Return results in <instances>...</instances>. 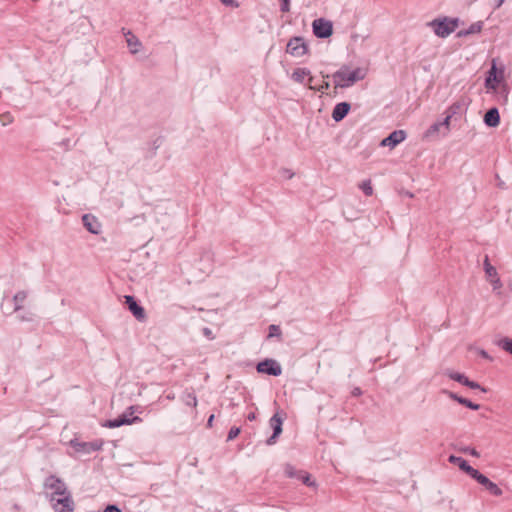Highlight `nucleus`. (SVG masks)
Masks as SVG:
<instances>
[{
    "instance_id": "1",
    "label": "nucleus",
    "mask_w": 512,
    "mask_h": 512,
    "mask_svg": "<svg viewBox=\"0 0 512 512\" xmlns=\"http://www.w3.org/2000/svg\"><path fill=\"white\" fill-rule=\"evenodd\" d=\"M459 18L439 17L428 22L436 36L446 38L452 34L459 25Z\"/></svg>"
},
{
    "instance_id": "2",
    "label": "nucleus",
    "mask_w": 512,
    "mask_h": 512,
    "mask_svg": "<svg viewBox=\"0 0 512 512\" xmlns=\"http://www.w3.org/2000/svg\"><path fill=\"white\" fill-rule=\"evenodd\" d=\"M365 75V70L362 68H356L353 71L349 72L346 67H342L340 70L334 73L333 77L336 80L337 86L349 87L353 85L355 82L364 79Z\"/></svg>"
},
{
    "instance_id": "3",
    "label": "nucleus",
    "mask_w": 512,
    "mask_h": 512,
    "mask_svg": "<svg viewBox=\"0 0 512 512\" xmlns=\"http://www.w3.org/2000/svg\"><path fill=\"white\" fill-rule=\"evenodd\" d=\"M139 410L138 406H130L127 408V410L120 416H118L115 419L107 420L103 426L107 428H118L123 425H131L134 423H140L142 422V418L139 416H132L136 411Z\"/></svg>"
},
{
    "instance_id": "4",
    "label": "nucleus",
    "mask_w": 512,
    "mask_h": 512,
    "mask_svg": "<svg viewBox=\"0 0 512 512\" xmlns=\"http://www.w3.org/2000/svg\"><path fill=\"white\" fill-rule=\"evenodd\" d=\"M104 442L102 439H97L90 442L79 441L77 438L71 439L69 445L76 453L88 455L102 449Z\"/></svg>"
},
{
    "instance_id": "5",
    "label": "nucleus",
    "mask_w": 512,
    "mask_h": 512,
    "mask_svg": "<svg viewBox=\"0 0 512 512\" xmlns=\"http://www.w3.org/2000/svg\"><path fill=\"white\" fill-rule=\"evenodd\" d=\"M44 487L46 489L53 490L51 501L55 500L54 495H58V496L62 497L67 494H70L67 490V486L64 483V481L55 475H50L45 479Z\"/></svg>"
},
{
    "instance_id": "6",
    "label": "nucleus",
    "mask_w": 512,
    "mask_h": 512,
    "mask_svg": "<svg viewBox=\"0 0 512 512\" xmlns=\"http://www.w3.org/2000/svg\"><path fill=\"white\" fill-rule=\"evenodd\" d=\"M313 34L320 39L328 38L333 33L332 22L324 18L315 19L312 23Z\"/></svg>"
},
{
    "instance_id": "7",
    "label": "nucleus",
    "mask_w": 512,
    "mask_h": 512,
    "mask_svg": "<svg viewBox=\"0 0 512 512\" xmlns=\"http://www.w3.org/2000/svg\"><path fill=\"white\" fill-rule=\"evenodd\" d=\"M286 52L294 57H302L308 52V45L303 37H293L287 43Z\"/></svg>"
},
{
    "instance_id": "8",
    "label": "nucleus",
    "mask_w": 512,
    "mask_h": 512,
    "mask_svg": "<svg viewBox=\"0 0 512 512\" xmlns=\"http://www.w3.org/2000/svg\"><path fill=\"white\" fill-rule=\"evenodd\" d=\"M256 370L258 373L271 376H279L282 373L281 365L274 359H264L260 361L256 366Z\"/></svg>"
},
{
    "instance_id": "9",
    "label": "nucleus",
    "mask_w": 512,
    "mask_h": 512,
    "mask_svg": "<svg viewBox=\"0 0 512 512\" xmlns=\"http://www.w3.org/2000/svg\"><path fill=\"white\" fill-rule=\"evenodd\" d=\"M503 79V71L500 70L498 72L495 63H493L485 78V88L488 91L496 90V88L500 86L499 84L503 81Z\"/></svg>"
},
{
    "instance_id": "10",
    "label": "nucleus",
    "mask_w": 512,
    "mask_h": 512,
    "mask_svg": "<svg viewBox=\"0 0 512 512\" xmlns=\"http://www.w3.org/2000/svg\"><path fill=\"white\" fill-rule=\"evenodd\" d=\"M475 481H477L479 484H481L483 487H485L486 490H488L492 495L494 496H501L502 490L497 486L496 483L492 482L488 477H486L484 474L480 473L477 469L473 472V474L470 476Z\"/></svg>"
},
{
    "instance_id": "11",
    "label": "nucleus",
    "mask_w": 512,
    "mask_h": 512,
    "mask_svg": "<svg viewBox=\"0 0 512 512\" xmlns=\"http://www.w3.org/2000/svg\"><path fill=\"white\" fill-rule=\"evenodd\" d=\"M125 304L127 308L132 313V315L140 322H144L146 320V313L144 308L138 303L136 298L132 295H125Z\"/></svg>"
},
{
    "instance_id": "12",
    "label": "nucleus",
    "mask_w": 512,
    "mask_h": 512,
    "mask_svg": "<svg viewBox=\"0 0 512 512\" xmlns=\"http://www.w3.org/2000/svg\"><path fill=\"white\" fill-rule=\"evenodd\" d=\"M269 425L273 429L272 435L266 440L267 445H274L282 433L283 419L278 413H275L269 420Z\"/></svg>"
},
{
    "instance_id": "13",
    "label": "nucleus",
    "mask_w": 512,
    "mask_h": 512,
    "mask_svg": "<svg viewBox=\"0 0 512 512\" xmlns=\"http://www.w3.org/2000/svg\"><path fill=\"white\" fill-rule=\"evenodd\" d=\"M407 137L404 130H395L385 137L381 142V147H389L390 149L395 148L398 144L403 142Z\"/></svg>"
},
{
    "instance_id": "14",
    "label": "nucleus",
    "mask_w": 512,
    "mask_h": 512,
    "mask_svg": "<svg viewBox=\"0 0 512 512\" xmlns=\"http://www.w3.org/2000/svg\"><path fill=\"white\" fill-rule=\"evenodd\" d=\"M56 501L53 504V507L56 512H73L74 511V502L70 494L62 496L60 498L55 499Z\"/></svg>"
},
{
    "instance_id": "15",
    "label": "nucleus",
    "mask_w": 512,
    "mask_h": 512,
    "mask_svg": "<svg viewBox=\"0 0 512 512\" xmlns=\"http://www.w3.org/2000/svg\"><path fill=\"white\" fill-rule=\"evenodd\" d=\"M483 122L487 127L495 128L500 124V114L497 107H492L486 111Z\"/></svg>"
},
{
    "instance_id": "16",
    "label": "nucleus",
    "mask_w": 512,
    "mask_h": 512,
    "mask_svg": "<svg viewBox=\"0 0 512 512\" xmlns=\"http://www.w3.org/2000/svg\"><path fill=\"white\" fill-rule=\"evenodd\" d=\"M351 105L348 102H340L336 104L332 111V119L335 122L342 121L349 113Z\"/></svg>"
},
{
    "instance_id": "17",
    "label": "nucleus",
    "mask_w": 512,
    "mask_h": 512,
    "mask_svg": "<svg viewBox=\"0 0 512 512\" xmlns=\"http://www.w3.org/2000/svg\"><path fill=\"white\" fill-rule=\"evenodd\" d=\"M82 222L84 227L92 234H98L100 232L101 225L96 217L85 214L82 216Z\"/></svg>"
},
{
    "instance_id": "18",
    "label": "nucleus",
    "mask_w": 512,
    "mask_h": 512,
    "mask_svg": "<svg viewBox=\"0 0 512 512\" xmlns=\"http://www.w3.org/2000/svg\"><path fill=\"white\" fill-rule=\"evenodd\" d=\"M469 102L465 98H461L450 105L445 111L446 114L454 117L455 115L461 114L466 111Z\"/></svg>"
},
{
    "instance_id": "19",
    "label": "nucleus",
    "mask_w": 512,
    "mask_h": 512,
    "mask_svg": "<svg viewBox=\"0 0 512 512\" xmlns=\"http://www.w3.org/2000/svg\"><path fill=\"white\" fill-rule=\"evenodd\" d=\"M445 394L448 395L449 398H451L452 400L454 401H457L459 404L471 409V410H479L480 408V405L479 404H476L472 401H470L469 399L467 398H464L462 396H459L457 395L456 393L454 392H451V391H444Z\"/></svg>"
},
{
    "instance_id": "20",
    "label": "nucleus",
    "mask_w": 512,
    "mask_h": 512,
    "mask_svg": "<svg viewBox=\"0 0 512 512\" xmlns=\"http://www.w3.org/2000/svg\"><path fill=\"white\" fill-rule=\"evenodd\" d=\"M448 460H449L450 463L458 465V467L462 471L467 473L469 476H471L473 474V472L476 470L475 468L470 466L469 463L464 458H462V457H458V456H455V455H450Z\"/></svg>"
},
{
    "instance_id": "21",
    "label": "nucleus",
    "mask_w": 512,
    "mask_h": 512,
    "mask_svg": "<svg viewBox=\"0 0 512 512\" xmlns=\"http://www.w3.org/2000/svg\"><path fill=\"white\" fill-rule=\"evenodd\" d=\"M496 94L497 102L501 105H506L508 103V95L510 92L509 86L507 83H503L496 90H493Z\"/></svg>"
},
{
    "instance_id": "22",
    "label": "nucleus",
    "mask_w": 512,
    "mask_h": 512,
    "mask_svg": "<svg viewBox=\"0 0 512 512\" xmlns=\"http://www.w3.org/2000/svg\"><path fill=\"white\" fill-rule=\"evenodd\" d=\"M125 35H126L127 46L129 47L130 52L132 54L138 53L140 47L142 46L139 39L134 34H132L130 31Z\"/></svg>"
},
{
    "instance_id": "23",
    "label": "nucleus",
    "mask_w": 512,
    "mask_h": 512,
    "mask_svg": "<svg viewBox=\"0 0 512 512\" xmlns=\"http://www.w3.org/2000/svg\"><path fill=\"white\" fill-rule=\"evenodd\" d=\"M482 27H483V22H481V21L475 22V23L471 24L468 29L459 31L457 36L463 37V36L479 33L482 30Z\"/></svg>"
},
{
    "instance_id": "24",
    "label": "nucleus",
    "mask_w": 512,
    "mask_h": 512,
    "mask_svg": "<svg viewBox=\"0 0 512 512\" xmlns=\"http://www.w3.org/2000/svg\"><path fill=\"white\" fill-rule=\"evenodd\" d=\"M26 298H27V292L26 291H19V292H17L14 295V297L12 299L13 302H14L13 312H17L20 309H22L23 302L25 301Z\"/></svg>"
},
{
    "instance_id": "25",
    "label": "nucleus",
    "mask_w": 512,
    "mask_h": 512,
    "mask_svg": "<svg viewBox=\"0 0 512 512\" xmlns=\"http://www.w3.org/2000/svg\"><path fill=\"white\" fill-rule=\"evenodd\" d=\"M310 75V70L307 68H297L293 71L291 78L297 83H303L306 76Z\"/></svg>"
},
{
    "instance_id": "26",
    "label": "nucleus",
    "mask_w": 512,
    "mask_h": 512,
    "mask_svg": "<svg viewBox=\"0 0 512 512\" xmlns=\"http://www.w3.org/2000/svg\"><path fill=\"white\" fill-rule=\"evenodd\" d=\"M496 345L505 352L512 355V338L503 337L496 341Z\"/></svg>"
},
{
    "instance_id": "27",
    "label": "nucleus",
    "mask_w": 512,
    "mask_h": 512,
    "mask_svg": "<svg viewBox=\"0 0 512 512\" xmlns=\"http://www.w3.org/2000/svg\"><path fill=\"white\" fill-rule=\"evenodd\" d=\"M484 271L488 278L496 277L498 275L497 270L490 264L489 257L486 255L484 259Z\"/></svg>"
},
{
    "instance_id": "28",
    "label": "nucleus",
    "mask_w": 512,
    "mask_h": 512,
    "mask_svg": "<svg viewBox=\"0 0 512 512\" xmlns=\"http://www.w3.org/2000/svg\"><path fill=\"white\" fill-rule=\"evenodd\" d=\"M441 124L440 122H435L433 123L424 133V137L425 138H433L434 136H436L439 132H440V129H441Z\"/></svg>"
},
{
    "instance_id": "29",
    "label": "nucleus",
    "mask_w": 512,
    "mask_h": 512,
    "mask_svg": "<svg viewBox=\"0 0 512 512\" xmlns=\"http://www.w3.org/2000/svg\"><path fill=\"white\" fill-rule=\"evenodd\" d=\"M446 375L450 379H452L454 381H457V382H459L462 385H465V383H466V381L468 379L464 374L459 373V372H454V371H447Z\"/></svg>"
},
{
    "instance_id": "30",
    "label": "nucleus",
    "mask_w": 512,
    "mask_h": 512,
    "mask_svg": "<svg viewBox=\"0 0 512 512\" xmlns=\"http://www.w3.org/2000/svg\"><path fill=\"white\" fill-rule=\"evenodd\" d=\"M268 330H269L268 338L277 337V338L281 339L282 332L278 325L271 324L269 326Z\"/></svg>"
},
{
    "instance_id": "31",
    "label": "nucleus",
    "mask_w": 512,
    "mask_h": 512,
    "mask_svg": "<svg viewBox=\"0 0 512 512\" xmlns=\"http://www.w3.org/2000/svg\"><path fill=\"white\" fill-rule=\"evenodd\" d=\"M360 189L363 191V193L366 195V196H371L373 194V188H372V185H371V181L370 180H364L360 185H359Z\"/></svg>"
},
{
    "instance_id": "32",
    "label": "nucleus",
    "mask_w": 512,
    "mask_h": 512,
    "mask_svg": "<svg viewBox=\"0 0 512 512\" xmlns=\"http://www.w3.org/2000/svg\"><path fill=\"white\" fill-rule=\"evenodd\" d=\"M183 401L187 406H192V407L197 406V398L194 393H187L185 395Z\"/></svg>"
},
{
    "instance_id": "33",
    "label": "nucleus",
    "mask_w": 512,
    "mask_h": 512,
    "mask_svg": "<svg viewBox=\"0 0 512 512\" xmlns=\"http://www.w3.org/2000/svg\"><path fill=\"white\" fill-rule=\"evenodd\" d=\"M302 471H296L295 468L290 465V464H287L286 467H285V474L289 477V478H297L300 476Z\"/></svg>"
},
{
    "instance_id": "34",
    "label": "nucleus",
    "mask_w": 512,
    "mask_h": 512,
    "mask_svg": "<svg viewBox=\"0 0 512 512\" xmlns=\"http://www.w3.org/2000/svg\"><path fill=\"white\" fill-rule=\"evenodd\" d=\"M464 386H467L470 389H480L483 392L487 391L486 388L482 387L479 383H477L475 381H472V380H469V379H467V381H466Z\"/></svg>"
},
{
    "instance_id": "35",
    "label": "nucleus",
    "mask_w": 512,
    "mask_h": 512,
    "mask_svg": "<svg viewBox=\"0 0 512 512\" xmlns=\"http://www.w3.org/2000/svg\"><path fill=\"white\" fill-rule=\"evenodd\" d=\"M240 432V427H232L228 432L227 441L235 439L240 434Z\"/></svg>"
},
{
    "instance_id": "36",
    "label": "nucleus",
    "mask_w": 512,
    "mask_h": 512,
    "mask_svg": "<svg viewBox=\"0 0 512 512\" xmlns=\"http://www.w3.org/2000/svg\"><path fill=\"white\" fill-rule=\"evenodd\" d=\"M305 485L307 486H314L315 483L310 481V475L305 472H301L300 476L298 477Z\"/></svg>"
},
{
    "instance_id": "37",
    "label": "nucleus",
    "mask_w": 512,
    "mask_h": 512,
    "mask_svg": "<svg viewBox=\"0 0 512 512\" xmlns=\"http://www.w3.org/2000/svg\"><path fill=\"white\" fill-rule=\"evenodd\" d=\"M453 117H451L450 115L446 114V117L442 120V121H439L440 124H441V127H444L446 132L444 135H446L449 130H450V121Z\"/></svg>"
},
{
    "instance_id": "38",
    "label": "nucleus",
    "mask_w": 512,
    "mask_h": 512,
    "mask_svg": "<svg viewBox=\"0 0 512 512\" xmlns=\"http://www.w3.org/2000/svg\"><path fill=\"white\" fill-rule=\"evenodd\" d=\"M489 279H490L491 285L493 287V290H498L502 287V282H501L500 278L498 277V275L496 277H491Z\"/></svg>"
},
{
    "instance_id": "39",
    "label": "nucleus",
    "mask_w": 512,
    "mask_h": 512,
    "mask_svg": "<svg viewBox=\"0 0 512 512\" xmlns=\"http://www.w3.org/2000/svg\"><path fill=\"white\" fill-rule=\"evenodd\" d=\"M280 174L282 177H284L286 179H291L294 176V173L291 170L286 169V168H282L280 170Z\"/></svg>"
},
{
    "instance_id": "40",
    "label": "nucleus",
    "mask_w": 512,
    "mask_h": 512,
    "mask_svg": "<svg viewBox=\"0 0 512 512\" xmlns=\"http://www.w3.org/2000/svg\"><path fill=\"white\" fill-rule=\"evenodd\" d=\"M280 10L282 12H289V10H290V0H281Z\"/></svg>"
},
{
    "instance_id": "41",
    "label": "nucleus",
    "mask_w": 512,
    "mask_h": 512,
    "mask_svg": "<svg viewBox=\"0 0 512 512\" xmlns=\"http://www.w3.org/2000/svg\"><path fill=\"white\" fill-rule=\"evenodd\" d=\"M330 87L329 83L328 82H324L321 86H319L318 88H313L312 86H310L311 89H315L317 91H320V92H325L326 90H328Z\"/></svg>"
},
{
    "instance_id": "42",
    "label": "nucleus",
    "mask_w": 512,
    "mask_h": 512,
    "mask_svg": "<svg viewBox=\"0 0 512 512\" xmlns=\"http://www.w3.org/2000/svg\"><path fill=\"white\" fill-rule=\"evenodd\" d=\"M104 512H122L120 508H118L116 505H108Z\"/></svg>"
},
{
    "instance_id": "43",
    "label": "nucleus",
    "mask_w": 512,
    "mask_h": 512,
    "mask_svg": "<svg viewBox=\"0 0 512 512\" xmlns=\"http://www.w3.org/2000/svg\"><path fill=\"white\" fill-rule=\"evenodd\" d=\"M224 5L226 6H234L238 7V3L235 2V0H220Z\"/></svg>"
},
{
    "instance_id": "44",
    "label": "nucleus",
    "mask_w": 512,
    "mask_h": 512,
    "mask_svg": "<svg viewBox=\"0 0 512 512\" xmlns=\"http://www.w3.org/2000/svg\"><path fill=\"white\" fill-rule=\"evenodd\" d=\"M465 451L474 457H479V453L474 448H467Z\"/></svg>"
},
{
    "instance_id": "45",
    "label": "nucleus",
    "mask_w": 512,
    "mask_h": 512,
    "mask_svg": "<svg viewBox=\"0 0 512 512\" xmlns=\"http://www.w3.org/2000/svg\"><path fill=\"white\" fill-rule=\"evenodd\" d=\"M479 354L481 357H483L485 359L492 360V358L489 356V354L485 350H480Z\"/></svg>"
},
{
    "instance_id": "46",
    "label": "nucleus",
    "mask_w": 512,
    "mask_h": 512,
    "mask_svg": "<svg viewBox=\"0 0 512 512\" xmlns=\"http://www.w3.org/2000/svg\"><path fill=\"white\" fill-rule=\"evenodd\" d=\"M213 421H214V415L212 414V415L209 416V418L207 420V424L206 425H207L208 428H211L213 426Z\"/></svg>"
},
{
    "instance_id": "47",
    "label": "nucleus",
    "mask_w": 512,
    "mask_h": 512,
    "mask_svg": "<svg viewBox=\"0 0 512 512\" xmlns=\"http://www.w3.org/2000/svg\"><path fill=\"white\" fill-rule=\"evenodd\" d=\"M361 394H362V391H361V389H360V388H358V387L354 388V389H353V391H352V395H353V396H359V395H361Z\"/></svg>"
},
{
    "instance_id": "48",
    "label": "nucleus",
    "mask_w": 512,
    "mask_h": 512,
    "mask_svg": "<svg viewBox=\"0 0 512 512\" xmlns=\"http://www.w3.org/2000/svg\"><path fill=\"white\" fill-rule=\"evenodd\" d=\"M256 419V413L255 412H250L248 415H247V420L249 421H254Z\"/></svg>"
},
{
    "instance_id": "49",
    "label": "nucleus",
    "mask_w": 512,
    "mask_h": 512,
    "mask_svg": "<svg viewBox=\"0 0 512 512\" xmlns=\"http://www.w3.org/2000/svg\"><path fill=\"white\" fill-rule=\"evenodd\" d=\"M505 0H495V8H500Z\"/></svg>"
},
{
    "instance_id": "50",
    "label": "nucleus",
    "mask_w": 512,
    "mask_h": 512,
    "mask_svg": "<svg viewBox=\"0 0 512 512\" xmlns=\"http://www.w3.org/2000/svg\"><path fill=\"white\" fill-rule=\"evenodd\" d=\"M166 398L168 400H174L175 399V394L174 393H169V394L166 395Z\"/></svg>"
},
{
    "instance_id": "51",
    "label": "nucleus",
    "mask_w": 512,
    "mask_h": 512,
    "mask_svg": "<svg viewBox=\"0 0 512 512\" xmlns=\"http://www.w3.org/2000/svg\"><path fill=\"white\" fill-rule=\"evenodd\" d=\"M203 332L206 336H210L211 335V330L209 328H204L203 329Z\"/></svg>"
},
{
    "instance_id": "52",
    "label": "nucleus",
    "mask_w": 512,
    "mask_h": 512,
    "mask_svg": "<svg viewBox=\"0 0 512 512\" xmlns=\"http://www.w3.org/2000/svg\"><path fill=\"white\" fill-rule=\"evenodd\" d=\"M509 287L512 289V281L509 283Z\"/></svg>"
}]
</instances>
